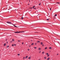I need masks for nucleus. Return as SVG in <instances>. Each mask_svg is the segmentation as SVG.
Listing matches in <instances>:
<instances>
[{
	"instance_id": "f257e3e1",
	"label": "nucleus",
	"mask_w": 60,
	"mask_h": 60,
	"mask_svg": "<svg viewBox=\"0 0 60 60\" xmlns=\"http://www.w3.org/2000/svg\"><path fill=\"white\" fill-rule=\"evenodd\" d=\"M7 23L8 24H12H12L10 22H7Z\"/></svg>"
},
{
	"instance_id": "f03ea898",
	"label": "nucleus",
	"mask_w": 60,
	"mask_h": 60,
	"mask_svg": "<svg viewBox=\"0 0 60 60\" xmlns=\"http://www.w3.org/2000/svg\"><path fill=\"white\" fill-rule=\"evenodd\" d=\"M21 32H15V33H16V34H19Z\"/></svg>"
},
{
	"instance_id": "7ed1b4c3",
	"label": "nucleus",
	"mask_w": 60,
	"mask_h": 60,
	"mask_svg": "<svg viewBox=\"0 0 60 60\" xmlns=\"http://www.w3.org/2000/svg\"><path fill=\"white\" fill-rule=\"evenodd\" d=\"M12 25H13V26H15V27H17L15 25H14V24H12Z\"/></svg>"
},
{
	"instance_id": "20e7f679",
	"label": "nucleus",
	"mask_w": 60,
	"mask_h": 60,
	"mask_svg": "<svg viewBox=\"0 0 60 60\" xmlns=\"http://www.w3.org/2000/svg\"><path fill=\"white\" fill-rule=\"evenodd\" d=\"M50 59V58L49 57H48V58L47 59V60H49Z\"/></svg>"
},
{
	"instance_id": "39448f33",
	"label": "nucleus",
	"mask_w": 60,
	"mask_h": 60,
	"mask_svg": "<svg viewBox=\"0 0 60 60\" xmlns=\"http://www.w3.org/2000/svg\"><path fill=\"white\" fill-rule=\"evenodd\" d=\"M44 58L45 59H47V57L46 56H45L44 57Z\"/></svg>"
},
{
	"instance_id": "423d86ee",
	"label": "nucleus",
	"mask_w": 60,
	"mask_h": 60,
	"mask_svg": "<svg viewBox=\"0 0 60 60\" xmlns=\"http://www.w3.org/2000/svg\"><path fill=\"white\" fill-rule=\"evenodd\" d=\"M28 57V56H26L25 57V59H26Z\"/></svg>"
},
{
	"instance_id": "0eeeda50",
	"label": "nucleus",
	"mask_w": 60,
	"mask_h": 60,
	"mask_svg": "<svg viewBox=\"0 0 60 60\" xmlns=\"http://www.w3.org/2000/svg\"><path fill=\"white\" fill-rule=\"evenodd\" d=\"M6 47L7 48H8L9 47V46L8 45L7 46H6Z\"/></svg>"
},
{
	"instance_id": "6e6552de",
	"label": "nucleus",
	"mask_w": 60,
	"mask_h": 60,
	"mask_svg": "<svg viewBox=\"0 0 60 60\" xmlns=\"http://www.w3.org/2000/svg\"><path fill=\"white\" fill-rule=\"evenodd\" d=\"M49 49H52V48L51 47H50L49 48Z\"/></svg>"
},
{
	"instance_id": "1a4fd4ad",
	"label": "nucleus",
	"mask_w": 60,
	"mask_h": 60,
	"mask_svg": "<svg viewBox=\"0 0 60 60\" xmlns=\"http://www.w3.org/2000/svg\"><path fill=\"white\" fill-rule=\"evenodd\" d=\"M5 45H6V44H4V46H5Z\"/></svg>"
},
{
	"instance_id": "9d476101",
	"label": "nucleus",
	"mask_w": 60,
	"mask_h": 60,
	"mask_svg": "<svg viewBox=\"0 0 60 60\" xmlns=\"http://www.w3.org/2000/svg\"><path fill=\"white\" fill-rule=\"evenodd\" d=\"M40 43L41 45H42V44H43V43L41 42Z\"/></svg>"
},
{
	"instance_id": "9b49d317",
	"label": "nucleus",
	"mask_w": 60,
	"mask_h": 60,
	"mask_svg": "<svg viewBox=\"0 0 60 60\" xmlns=\"http://www.w3.org/2000/svg\"><path fill=\"white\" fill-rule=\"evenodd\" d=\"M19 32H20V33H22V32H23V33H24V31H19Z\"/></svg>"
},
{
	"instance_id": "f8f14e48",
	"label": "nucleus",
	"mask_w": 60,
	"mask_h": 60,
	"mask_svg": "<svg viewBox=\"0 0 60 60\" xmlns=\"http://www.w3.org/2000/svg\"><path fill=\"white\" fill-rule=\"evenodd\" d=\"M12 41H14V39H13L12 40Z\"/></svg>"
},
{
	"instance_id": "ddd939ff",
	"label": "nucleus",
	"mask_w": 60,
	"mask_h": 60,
	"mask_svg": "<svg viewBox=\"0 0 60 60\" xmlns=\"http://www.w3.org/2000/svg\"><path fill=\"white\" fill-rule=\"evenodd\" d=\"M34 48L35 49H37V47H34Z\"/></svg>"
},
{
	"instance_id": "4468645a",
	"label": "nucleus",
	"mask_w": 60,
	"mask_h": 60,
	"mask_svg": "<svg viewBox=\"0 0 60 60\" xmlns=\"http://www.w3.org/2000/svg\"><path fill=\"white\" fill-rule=\"evenodd\" d=\"M38 42H40V41H37V43H38Z\"/></svg>"
},
{
	"instance_id": "2eb2a0df",
	"label": "nucleus",
	"mask_w": 60,
	"mask_h": 60,
	"mask_svg": "<svg viewBox=\"0 0 60 60\" xmlns=\"http://www.w3.org/2000/svg\"><path fill=\"white\" fill-rule=\"evenodd\" d=\"M42 52V54H44V52Z\"/></svg>"
},
{
	"instance_id": "dca6fc26",
	"label": "nucleus",
	"mask_w": 60,
	"mask_h": 60,
	"mask_svg": "<svg viewBox=\"0 0 60 60\" xmlns=\"http://www.w3.org/2000/svg\"><path fill=\"white\" fill-rule=\"evenodd\" d=\"M34 43H32V44L31 45H34Z\"/></svg>"
},
{
	"instance_id": "f3484780",
	"label": "nucleus",
	"mask_w": 60,
	"mask_h": 60,
	"mask_svg": "<svg viewBox=\"0 0 60 60\" xmlns=\"http://www.w3.org/2000/svg\"><path fill=\"white\" fill-rule=\"evenodd\" d=\"M47 49V47L45 48V49Z\"/></svg>"
},
{
	"instance_id": "a211bd4d",
	"label": "nucleus",
	"mask_w": 60,
	"mask_h": 60,
	"mask_svg": "<svg viewBox=\"0 0 60 60\" xmlns=\"http://www.w3.org/2000/svg\"><path fill=\"white\" fill-rule=\"evenodd\" d=\"M25 57H24L23 58V59H25Z\"/></svg>"
},
{
	"instance_id": "6ab92c4d",
	"label": "nucleus",
	"mask_w": 60,
	"mask_h": 60,
	"mask_svg": "<svg viewBox=\"0 0 60 60\" xmlns=\"http://www.w3.org/2000/svg\"><path fill=\"white\" fill-rule=\"evenodd\" d=\"M38 49L39 50H41V48H38Z\"/></svg>"
},
{
	"instance_id": "aec40b11",
	"label": "nucleus",
	"mask_w": 60,
	"mask_h": 60,
	"mask_svg": "<svg viewBox=\"0 0 60 60\" xmlns=\"http://www.w3.org/2000/svg\"><path fill=\"white\" fill-rule=\"evenodd\" d=\"M35 6H34V7H33V8H34V7H35Z\"/></svg>"
},
{
	"instance_id": "412c9836",
	"label": "nucleus",
	"mask_w": 60,
	"mask_h": 60,
	"mask_svg": "<svg viewBox=\"0 0 60 60\" xmlns=\"http://www.w3.org/2000/svg\"><path fill=\"white\" fill-rule=\"evenodd\" d=\"M30 58H31L30 57H29L28 58V59H30Z\"/></svg>"
},
{
	"instance_id": "4be33fe9",
	"label": "nucleus",
	"mask_w": 60,
	"mask_h": 60,
	"mask_svg": "<svg viewBox=\"0 0 60 60\" xmlns=\"http://www.w3.org/2000/svg\"><path fill=\"white\" fill-rule=\"evenodd\" d=\"M55 16H57V15L55 14Z\"/></svg>"
},
{
	"instance_id": "5701e85b",
	"label": "nucleus",
	"mask_w": 60,
	"mask_h": 60,
	"mask_svg": "<svg viewBox=\"0 0 60 60\" xmlns=\"http://www.w3.org/2000/svg\"><path fill=\"white\" fill-rule=\"evenodd\" d=\"M49 56V55L47 56L48 57Z\"/></svg>"
},
{
	"instance_id": "b1692460",
	"label": "nucleus",
	"mask_w": 60,
	"mask_h": 60,
	"mask_svg": "<svg viewBox=\"0 0 60 60\" xmlns=\"http://www.w3.org/2000/svg\"><path fill=\"white\" fill-rule=\"evenodd\" d=\"M16 44H14V46H16Z\"/></svg>"
},
{
	"instance_id": "393cba45",
	"label": "nucleus",
	"mask_w": 60,
	"mask_h": 60,
	"mask_svg": "<svg viewBox=\"0 0 60 60\" xmlns=\"http://www.w3.org/2000/svg\"><path fill=\"white\" fill-rule=\"evenodd\" d=\"M18 41L19 42H20V41H19V40H18Z\"/></svg>"
},
{
	"instance_id": "a878e982",
	"label": "nucleus",
	"mask_w": 60,
	"mask_h": 60,
	"mask_svg": "<svg viewBox=\"0 0 60 60\" xmlns=\"http://www.w3.org/2000/svg\"><path fill=\"white\" fill-rule=\"evenodd\" d=\"M19 55H20V54H18V56H19Z\"/></svg>"
},
{
	"instance_id": "bb28decb",
	"label": "nucleus",
	"mask_w": 60,
	"mask_h": 60,
	"mask_svg": "<svg viewBox=\"0 0 60 60\" xmlns=\"http://www.w3.org/2000/svg\"><path fill=\"white\" fill-rule=\"evenodd\" d=\"M48 54H49V53H46V55H48Z\"/></svg>"
},
{
	"instance_id": "cd10ccee",
	"label": "nucleus",
	"mask_w": 60,
	"mask_h": 60,
	"mask_svg": "<svg viewBox=\"0 0 60 60\" xmlns=\"http://www.w3.org/2000/svg\"><path fill=\"white\" fill-rule=\"evenodd\" d=\"M47 20H49V19H47Z\"/></svg>"
},
{
	"instance_id": "c85d7f7f",
	"label": "nucleus",
	"mask_w": 60,
	"mask_h": 60,
	"mask_svg": "<svg viewBox=\"0 0 60 60\" xmlns=\"http://www.w3.org/2000/svg\"><path fill=\"white\" fill-rule=\"evenodd\" d=\"M35 45H37V43H35Z\"/></svg>"
},
{
	"instance_id": "c756f323",
	"label": "nucleus",
	"mask_w": 60,
	"mask_h": 60,
	"mask_svg": "<svg viewBox=\"0 0 60 60\" xmlns=\"http://www.w3.org/2000/svg\"><path fill=\"white\" fill-rule=\"evenodd\" d=\"M22 19H23V17H22Z\"/></svg>"
},
{
	"instance_id": "7c9ffc66",
	"label": "nucleus",
	"mask_w": 60,
	"mask_h": 60,
	"mask_svg": "<svg viewBox=\"0 0 60 60\" xmlns=\"http://www.w3.org/2000/svg\"><path fill=\"white\" fill-rule=\"evenodd\" d=\"M14 46V45L12 44V46Z\"/></svg>"
},
{
	"instance_id": "2f4dec72",
	"label": "nucleus",
	"mask_w": 60,
	"mask_h": 60,
	"mask_svg": "<svg viewBox=\"0 0 60 60\" xmlns=\"http://www.w3.org/2000/svg\"><path fill=\"white\" fill-rule=\"evenodd\" d=\"M30 50V49H28V51H29V50Z\"/></svg>"
},
{
	"instance_id": "473e14b6",
	"label": "nucleus",
	"mask_w": 60,
	"mask_h": 60,
	"mask_svg": "<svg viewBox=\"0 0 60 60\" xmlns=\"http://www.w3.org/2000/svg\"><path fill=\"white\" fill-rule=\"evenodd\" d=\"M24 44V43L22 42V44Z\"/></svg>"
},
{
	"instance_id": "72a5a7b5",
	"label": "nucleus",
	"mask_w": 60,
	"mask_h": 60,
	"mask_svg": "<svg viewBox=\"0 0 60 60\" xmlns=\"http://www.w3.org/2000/svg\"><path fill=\"white\" fill-rule=\"evenodd\" d=\"M10 42H11V43H12V41H10Z\"/></svg>"
},
{
	"instance_id": "f704fd0d",
	"label": "nucleus",
	"mask_w": 60,
	"mask_h": 60,
	"mask_svg": "<svg viewBox=\"0 0 60 60\" xmlns=\"http://www.w3.org/2000/svg\"><path fill=\"white\" fill-rule=\"evenodd\" d=\"M44 45H42V46H44Z\"/></svg>"
},
{
	"instance_id": "c9c22d12",
	"label": "nucleus",
	"mask_w": 60,
	"mask_h": 60,
	"mask_svg": "<svg viewBox=\"0 0 60 60\" xmlns=\"http://www.w3.org/2000/svg\"><path fill=\"white\" fill-rule=\"evenodd\" d=\"M40 4H39V5H40Z\"/></svg>"
},
{
	"instance_id": "e433bc0d",
	"label": "nucleus",
	"mask_w": 60,
	"mask_h": 60,
	"mask_svg": "<svg viewBox=\"0 0 60 60\" xmlns=\"http://www.w3.org/2000/svg\"><path fill=\"white\" fill-rule=\"evenodd\" d=\"M51 8H50V11H51Z\"/></svg>"
},
{
	"instance_id": "4c0bfd02",
	"label": "nucleus",
	"mask_w": 60,
	"mask_h": 60,
	"mask_svg": "<svg viewBox=\"0 0 60 60\" xmlns=\"http://www.w3.org/2000/svg\"><path fill=\"white\" fill-rule=\"evenodd\" d=\"M57 4H59V3L57 2Z\"/></svg>"
},
{
	"instance_id": "58836bf2",
	"label": "nucleus",
	"mask_w": 60,
	"mask_h": 60,
	"mask_svg": "<svg viewBox=\"0 0 60 60\" xmlns=\"http://www.w3.org/2000/svg\"><path fill=\"white\" fill-rule=\"evenodd\" d=\"M34 9H36V8H34Z\"/></svg>"
},
{
	"instance_id": "ea45409f",
	"label": "nucleus",
	"mask_w": 60,
	"mask_h": 60,
	"mask_svg": "<svg viewBox=\"0 0 60 60\" xmlns=\"http://www.w3.org/2000/svg\"><path fill=\"white\" fill-rule=\"evenodd\" d=\"M30 46H30H30H29V47H30Z\"/></svg>"
},
{
	"instance_id": "a19ab883",
	"label": "nucleus",
	"mask_w": 60,
	"mask_h": 60,
	"mask_svg": "<svg viewBox=\"0 0 60 60\" xmlns=\"http://www.w3.org/2000/svg\"><path fill=\"white\" fill-rule=\"evenodd\" d=\"M58 55V54H57V55Z\"/></svg>"
},
{
	"instance_id": "79ce46f5",
	"label": "nucleus",
	"mask_w": 60,
	"mask_h": 60,
	"mask_svg": "<svg viewBox=\"0 0 60 60\" xmlns=\"http://www.w3.org/2000/svg\"><path fill=\"white\" fill-rule=\"evenodd\" d=\"M15 10V11H16V10Z\"/></svg>"
},
{
	"instance_id": "37998d69",
	"label": "nucleus",
	"mask_w": 60,
	"mask_h": 60,
	"mask_svg": "<svg viewBox=\"0 0 60 60\" xmlns=\"http://www.w3.org/2000/svg\"><path fill=\"white\" fill-rule=\"evenodd\" d=\"M29 2H30V0H29Z\"/></svg>"
}]
</instances>
